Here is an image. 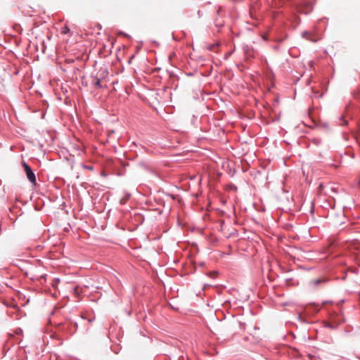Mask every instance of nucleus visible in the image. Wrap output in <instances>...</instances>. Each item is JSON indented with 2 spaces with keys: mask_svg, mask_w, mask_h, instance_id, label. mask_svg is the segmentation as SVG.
Listing matches in <instances>:
<instances>
[{
  "mask_svg": "<svg viewBox=\"0 0 360 360\" xmlns=\"http://www.w3.org/2000/svg\"><path fill=\"white\" fill-rule=\"evenodd\" d=\"M215 25H216L217 27H222V26L224 25V24H223V22H215Z\"/></svg>",
  "mask_w": 360,
  "mask_h": 360,
  "instance_id": "9b49d317",
  "label": "nucleus"
},
{
  "mask_svg": "<svg viewBox=\"0 0 360 360\" xmlns=\"http://www.w3.org/2000/svg\"><path fill=\"white\" fill-rule=\"evenodd\" d=\"M219 46V44H210V45H208V46H207V49H208L209 51H212V50H214V49L215 47H217V46Z\"/></svg>",
  "mask_w": 360,
  "mask_h": 360,
  "instance_id": "0eeeda50",
  "label": "nucleus"
},
{
  "mask_svg": "<svg viewBox=\"0 0 360 360\" xmlns=\"http://www.w3.org/2000/svg\"><path fill=\"white\" fill-rule=\"evenodd\" d=\"M22 167L26 173L27 178L32 184H36V176L32 168L25 162H22Z\"/></svg>",
  "mask_w": 360,
  "mask_h": 360,
  "instance_id": "f257e3e1",
  "label": "nucleus"
},
{
  "mask_svg": "<svg viewBox=\"0 0 360 360\" xmlns=\"http://www.w3.org/2000/svg\"><path fill=\"white\" fill-rule=\"evenodd\" d=\"M325 327L330 328V329H336L338 328V325L335 323H330V322H326Z\"/></svg>",
  "mask_w": 360,
  "mask_h": 360,
  "instance_id": "20e7f679",
  "label": "nucleus"
},
{
  "mask_svg": "<svg viewBox=\"0 0 360 360\" xmlns=\"http://www.w3.org/2000/svg\"><path fill=\"white\" fill-rule=\"evenodd\" d=\"M220 11H221V8H219L218 11H217L218 15H219Z\"/></svg>",
  "mask_w": 360,
  "mask_h": 360,
  "instance_id": "f8f14e48",
  "label": "nucleus"
},
{
  "mask_svg": "<svg viewBox=\"0 0 360 360\" xmlns=\"http://www.w3.org/2000/svg\"><path fill=\"white\" fill-rule=\"evenodd\" d=\"M91 84L96 89H102L101 80L96 76L91 77Z\"/></svg>",
  "mask_w": 360,
  "mask_h": 360,
  "instance_id": "f03ea898",
  "label": "nucleus"
},
{
  "mask_svg": "<svg viewBox=\"0 0 360 360\" xmlns=\"http://www.w3.org/2000/svg\"><path fill=\"white\" fill-rule=\"evenodd\" d=\"M302 37L307 39V40H309L311 41H316V39L311 37V34L308 31H304L302 33Z\"/></svg>",
  "mask_w": 360,
  "mask_h": 360,
  "instance_id": "7ed1b4c3",
  "label": "nucleus"
},
{
  "mask_svg": "<svg viewBox=\"0 0 360 360\" xmlns=\"http://www.w3.org/2000/svg\"><path fill=\"white\" fill-rule=\"evenodd\" d=\"M263 39H264V40H265V41H266V40H267V39L266 38V37H263Z\"/></svg>",
  "mask_w": 360,
  "mask_h": 360,
  "instance_id": "2eb2a0df",
  "label": "nucleus"
},
{
  "mask_svg": "<svg viewBox=\"0 0 360 360\" xmlns=\"http://www.w3.org/2000/svg\"><path fill=\"white\" fill-rule=\"evenodd\" d=\"M326 280L321 279V278H319V279H316V280L312 281V283H313L315 286H317V285H319L320 283H326Z\"/></svg>",
  "mask_w": 360,
  "mask_h": 360,
  "instance_id": "39448f33",
  "label": "nucleus"
},
{
  "mask_svg": "<svg viewBox=\"0 0 360 360\" xmlns=\"http://www.w3.org/2000/svg\"><path fill=\"white\" fill-rule=\"evenodd\" d=\"M83 167L87 169H89V170H93L94 169V167L92 165H83Z\"/></svg>",
  "mask_w": 360,
  "mask_h": 360,
  "instance_id": "9d476101",
  "label": "nucleus"
},
{
  "mask_svg": "<svg viewBox=\"0 0 360 360\" xmlns=\"http://www.w3.org/2000/svg\"><path fill=\"white\" fill-rule=\"evenodd\" d=\"M357 184L359 186H360V180L358 181Z\"/></svg>",
  "mask_w": 360,
  "mask_h": 360,
  "instance_id": "4468645a",
  "label": "nucleus"
},
{
  "mask_svg": "<svg viewBox=\"0 0 360 360\" xmlns=\"http://www.w3.org/2000/svg\"><path fill=\"white\" fill-rule=\"evenodd\" d=\"M68 325H69V327L74 326V327H75V330H77V323L76 322H72V321H71V322H70V323H68Z\"/></svg>",
  "mask_w": 360,
  "mask_h": 360,
  "instance_id": "1a4fd4ad",
  "label": "nucleus"
},
{
  "mask_svg": "<svg viewBox=\"0 0 360 360\" xmlns=\"http://www.w3.org/2000/svg\"><path fill=\"white\" fill-rule=\"evenodd\" d=\"M312 142L316 145H319L321 143V140L319 138H315L312 140Z\"/></svg>",
  "mask_w": 360,
  "mask_h": 360,
  "instance_id": "6e6552de",
  "label": "nucleus"
},
{
  "mask_svg": "<svg viewBox=\"0 0 360 360\" xmlns=\"http://www.w3.org/2000/svg\"><path fill=\"white\" fill-rule=\"evenodd\" d=\"M348 124V122L345 120L343 116H341L339 118V124L340 125H347Z\"/></svg>",
  "mask_w": 360,
  "mask_h": 360,
  "instance_id": "423d86ee",
  "label": "nucleus"
},
{
  "mask_svg": "<svg viewBox=\"0 0 360 360\" xmlns=\"http://www.w3.org/2000/svg\"><path fill=\"white\" fill-rule=\"evenodd\" d=\"M353 273H356L357 272V269H354V270H351Z\"/></svg>",
  "mask_w": 360,
  "mask_h": 360,
  "instance_id": "ddd939ff",
  "label": "nucleus"
}]
</instances>
